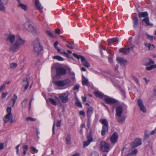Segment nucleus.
Returning <instances> with one entry per match:
<instances>
[{"label": "nucleus", "mask_w": 156, "mask_h": 156, "mask_svg": "<svg viewBox=\"0 0 156 156\" xmlns=\"http://www.w3.org/2000/svg\"><path fill=\"white\" fill-rule=\"evenodd\" d=\"M25 27V28L29 31L31 30V29H33V27L29 21L26 22Z\"/></svg>", "instance_id": "obj_20"}, {"label": "nucleus", "mask_w": 156, "mask_h": 156, "mask_svg": "<svg viewBox=\"0 0 156 156\" xmlns=\"http://www.w3.org/2000/svg\"><path fill=\"white\" fill-rule=\"evenodd\" d=\"M23 149L24 150L27 151L28 149V146L27 145H25L23 147Z\"/></svg>", "instance_id": "obj_52"}, {"label": "nucleus", "mask_w": 156, "mask_h": 156, "mask_svg": "<svg viewBox=\"0 0 156 156\" xmlns=\"http://www.w3.org/2000/svg\"><path fill=\"white\" fill-rule=\"evenodd\" d=\"M69 95L68 92H66L60 94H58L59 100H60L62 103H66L68 101V96Z\"/></svg>", "instance_id": "obj_7"}, {"label": "nucleus", "mask_w": 156, "mask_h": 156, "mask_svg": "<svg viewBox=\"0 0 156 156\" xmlns=\"http://www.w3.org/2000/svg\"><path fill=\"white\" fill-rule=\"evenodd\" d=\"M137 150L136 149H132L131 151V152L129 153V155L136 154L137 153Z\"/></svg>", "instance_id": "obj_32"}, {"label": "nucleus", "mask_w": 156, "mask_h": 156, "mask_svg": "<svg viewBox=\"0 0 156 156\" xmlns=\"http://www.w3.org/2000/svg\"><path fill=\"white\" fill-rule=\"evenodd\" d=\"M117 61L122 65H124L126 62V60L124 58L121 57H118L117 58Z\"/></svg>", "instance_id": "obj_23"}, {"label": "nucleus", "mask_w": 156, "mask_h": 156, "mask_svg": "<svg viewBox=\"0 0 156 156\" xmlns=\"http://www.w3.org/2000/svg\"><path fill=\"white\" fill-rule=\"evenodd\" d=\"M35 5L36 7L40 9H41L43 8L39 1L36 0L35 2Z\"/></svg>", "instance_id": "obj_30"}, {"label": "nucleus", "mask_w": 156, "mask_h": 156, "mask_svg": "<svg viewBox=\"0 0 156 156\" xmlns=\"http://www.w3.org/2000/svg\"><path fill=\"white\" fill-rule=\"evenodd\" d=\"M108 44L109 45H111L113 43L112 38L108 39Z\"/></svg>", "instance_id": "obj_49"}, {"label": "nucleus", "mask_w": 156, "mask_h": 156, "mask_svg": "<svg viewBox=\"0 0 156 156\" xmlns=\"http://www.w3.org/2000/svg\"><path fill=\"white\" fill-rule=\"evenodd\" d=\"M70 83V79H67L63 80H58L54 82L55 84L58 87H63Z\"/></svg>", "instance_id": "obj_9"}, {"label": "nucleus", "mask_w": 156, "mask_h": 156, "mask_svg": "<svg viewBox=\"0 0 156 156\" xmlns=\"http://www.w3.org/2000/svg\"><path fill=\"white\" fill-rule=\"evenodd\" d=\"M142 24L145 25V26H153V24L150 22L149 19L148 17H146L142 21Z\"/></svg>", "instance_id": "obj_15"}, {"label": "nucleus", "mask_w": 156, "mask_h": 156, "mask_svg": "<svg viewBox=\"0 0 156 156\" xmlns=\"http://www.w3.org/2000/svg\"><path fill=\"white\" fill-rule=\"evenodd\" d=\"M86 138L87 140L86 141H84L83 142V144L84 147L88 146L91 142H93L94 140L91 133H90L87 135Z\"/></svg>", "instance_id": "obj_10"}, {"label": "nucleus", "mask_w": 156, "mask_h": 156, "mask_svg": "<svg viewBox=\"0 0 156 156\" xmlns=\"http://www.w3.org/2000/svg\"><path fill=\"white\" fill-rule=\"evenodd\" d=\"M138 16L140 18H146L147 17V16H148V14L147 12H140L138 13Z\"/></svg>", "instance_id": "obj_26"}, {"label": "nucleus", "mask_w": 156, "mask_h": 156, "mask_svg": "<svg viewBox=\"0 0 156 156\" xmlns=\"http://www.w3.org/2000/svg\"><path fill=\"white\" fill-rule=\"evenodd\" d=\"M4 148V144L1 143L0 144V150L3 149Z\"/></svg>", "instance_id": "obj_61"}, {"label": "nucleus", "mask_w": 156, "mask_h": 156, "mask_svg": "<svg viewBox=\"0 0 156 156\" xmlns=\"http://www.w3.org/2000/svg\"><path fill=\"white\" fill-rule=\"evenodd\" d=\"M147 38L149 40L151 41H153V37L152 36H151L148 34H147Z\"/></svg>", "instance_id": "obj_42"}, {"label": "nucleus", "mask_w": 156, "mask_h": 156, "mask_svg": "<svg viewBox=\"0 0 156 156\" xmlns=\"http://www.w3.org/2000/svg\"><path fill=\"white\" fill-rule=\"evenodd\" d=\"M11 110H12V109H11V107H7V109H6L7 112L8 113V114H9L10 115H12V114L11 113Z\"/></svg>", "instance_id": "obj_44"}, {"label": "nucleus", "mask_w": 156, "mask_h": 156, "mask_svg": "<svg viewBox=\"0 0 156 156\" xmlns=\"http://www.w3.org/2000/svg\"><path fill=\"white\" fill-rule=\"evenodd\" d=\"M49 100L53 105H57L56 102L57 101H59V99L57 97H55L54 99L52 98H49Z\"/></svg>", "instance_id": "obj_19"}, {"label": "nucleus", "mask_w": 156, "mask_h": 156, "mask_svg": "<svg viewBox=\"0 0 156 156\" xmlns=\"http://www.w3.org/2000/svg\"><path fill=\"white\" fill-rule=\"evenodd\" d=\"M76 105L77 106L80 107H81L82 106V105H81V103L80 102H79V101L76 102Z\"/></svg>", "instance_id": "obj_50"}, {"label": "nucleus", "mask_w": 156, "mask_h": 156, "mask_svg": "<svg viewBox=\"0 0 156 156\" xmlns=\"http://www.w3.org/2000/svg\"><path fill=\"white\" fill-rule=\"evenodd\" d=\"M79 88V86L78 85H76L74 87V90H78Z\"/></svg>", "instance_id": "obj_63"}, {"label": "nucleus", "mask_w": 156, "mask_h": 156, "mask_svg": "<svg viewBox=\"0 0 156 156\" xmlns=\"http://www.w3.org/2000/svg\"><path fill=\"white\" fill-rule=\"evenodd\" d=\"M61 53L63 54L64 55L66 56L67 57L69 58H72V56L69 55L68 53L65 51L64 50H62V52H61Z\"/></svg>", "instance_id": "obj_38"}, {"label": "nucleus", "mask_w": 156, "mask_h": 156, "mask_svg": "<svg viewBox=\"0 0 156 156\" xmlns=\"http://www.w3.org/2000/svg\"><path fill=\"white\" fill-rule=\"evenodd\" d=\"M17 99V96L16 95L14 94L13 96L11 98L12 101L10 102V104H12V106L13 107Z\"/></svg>", "instance_id": "obj_28"}, {"label": "nucleus", "mask_w": 156, "mask_h": 156, "mask_svg": "<svg viewBox=\"0 0 156 156\" xmlns=\"http://www.w3.org/2000/svg\"><path fill=\"white\" fill-rule=\"evenodd\" d=\"M104 101L106 103L110 105L116 104L118 102L117 100L107 96L105 97Z\"/></svg>", "instance_id": "obj_11"}, {"label": "nucleus", "mask_w": 156, "mask_h": 156, "mask_svg": "<svg viewBox=\"0 0 156 156\" xmlns=\"http://www.w3.org/2000/svg\"><path fill=\"white\" fill-rule=\"evenodd\" d=\"M17 66V64L16 63H13L10 64V67L11 69H14Z\"/></svg>", "instance_id": "obj_37"}, {"label": "nucleus", "mask_w": 156, "mask_h": 156, "mask_svg": "<svg viewBox=\"0 0 156 156\" xmlns=\"http://www.w3.org/2000/svg\"><path fill=\"white\" fill-rule=\"evenodd\" d=\"M94 94L97 97L101 99L103 97L105 98L107 96L104 95L102 93L98 91H96L94 93Z\"/></svg>", "instance_id": "obj_17"}, {"label": "nucleus", "mask_w": 156, "mask_h": 156, "mask_svg": "<svg viewBox=\"0 0 156 156\" xmlns=\"http://www.w3.org/2000/svg\"><path fill=\"white\" fill-rule=\"evenodd\" d=\"M131 49L133 51V47H131L130 48H123L120 50V52L121 53H123L124 54H128L130 52L129 50Z\"/></svg>", "instance_id": "obj_16"}, {"label": "nucleus", "mask_w": 156, "mask_h": 156, "mask_svg": "<svg viewBox=\"0 0 156 156\" xmlns=\"http://www.w3.org/2000/svg\"><path fill=\"white\" fill-rule=\"evenodd\" d=\"M133 27L134 28H136L139 24V20L138 18L136 16L133 17Z\"/></svg>", "instance_id": "obj_18"}, {"label": "nucleus", "mask_w": 156, "mask_h": 156, "mask_svg": "<svg viewBox=\"0 0 156 156\" xmlns=\"http://www.w3.org/2000/svg\"><path fill=\"white\" fill-rule=\"evenodd\" d=\"M145 137L144 140H147L149 138V134L148 133L147 131L145 130Z\"/></svg>", "instance_id": "obj_43"}, {"label": "nucleus", "mask_w": 156, "mask_h": 156, "mask_svg": "<svg viewBox=\"0 0 156 156\" xmlns=\"http://www.w3.org/2000/svg\"><path fill=\"white\" fill-rule=\"evenodd\" d=\"M145 45L146 47L148 48V50H153L155 47V46L154 44H150L145 43Z\"/></svg>", "instance_id": "obj_27"}, {"label": "nucleus", "mask_w": 156, "mask_h": 156, "mask_svg": "<svg viewBox=\"0 0 156 156\" xmlns=\"http://www.w3.org/2000/svg\"><path fill=\"white\" fill-rule=\"evenodd\" d=\"M123 112V108L121 106H118L116 109L115 116L116 118L119 122H124L125 119V117L122 116Z\"/></svg>", "instance_id": "obj_3"}, {"label": "nucleus", "mask_w": 156, "mask_h": 156, "mask_svg": "<svg viewBox=\"0 0 156 156\" xmlns=\"http://www.w3.org/2000/svg\"><path fill=\"white\" fill-rule=\"evenodd\" d=\"M112 41L113 43L116 42H117V43H118V38L117 37H115L112 38Z\"/></svg>", "instance_id": "obj_46"}, {"label": "nucleus", "mask_w": 156, "mask_h": 156, "mask_svg": "<svg viewBox=\"0 0 156 156\" xmlns=\"http://www.w3.org/2000/svg\"><path fill=\"white\" fill-rule=\"evenodd\" d=\"M53 58L57 59L59 61H62L64 60V59L63 58L58 55L54 56L53 57Z\"/></svg>", "instance_id": "obj_33"}, {"label": "nucleus", "mask_w": 156, "mask_h": 156, "mask_svg": "<svg viewBox=\"0 0 156 156\" xmlns=\"http://www.w3.org/2000/svg\"><path fill=\"white\" fill-rule=\"evenodd\" d=\"M33 29H31V30H30V31L34 35H36L37 34V31L36 29L34 27Z\"/></svg>", "instance_id": "obj_39"}, {"label": "nucleus", "mask_w": 156, "mask_h": 156, "mask_svg": "<svg viewBox=\"0 0 156 156\" xmlns=\"http://www.w3.org/2000/svg\"><path fill=\"white\" fill-rule=\"evenodd\" d=\"M66 144L68 145H70L71 144V136L70 134H67L66 138Z\"/></svg>", "instance_id": "obj_25"}, {"label": "nucleus", "mask_w": 156, "mask_h": 156, "mask_svg": "<svg viewBox=\"0 0 156 156\" xmlns=\"http://www.w3.org/2000/svg\"><path fill=\"white\" fill-rule=\"evenodd\" d=\"M73 56L77 59H80L82 64L84 66L87 67H88L90 66L89 63L84 57L80 55H78L77 54L75 53H73Z\"/></svg>", "instance_id": "obj_6"}, {"label": "nucleus", "mask_w": 156, "mask_h": 156, "mask_svg": "<svg viewBox=\"0 0 156 156\" xmlns=\"http://www.w3.org/2000/svg\"><path fill=\"white\" fill-rule=\"evenodd\" d=\"M19 6L25 11H26L28 9V7L27 5H26L23 4L22 3L20 4Z\"/></svg>", "instance_id": "obj_31"}, {"label": "nucleus", "mask_w": 156, "mask_h": 156, "mask_svg": "<svg viewBox=\"0 0 156 156\" xmlns=\"http://www.w3.org/2000/svg\"><path fill=\"white\" fill-rule=\"evenodd\" d=\"M118 138V135L116 132H114L110 137V140L112 144H115L117 142Z\"/></svg>", "instance_id": "obj_13"}, {"label": "nucleus", "mask_w": 156, "mask_h": 156, "mask_svg": "<svg viewBox=\"0 0 156 156\" xmlns=\"http://www.w3.org/2000/svg\"><path fill=\"white\" fill-rule=\"evenodd\" d=\"M26 119L27 121H30L32 122H34L36 120V119L33 118L31 117H27L26 118Z\"/></svg>", "instance_id": "obj_40"}, {"label": "nucleus", "mask_w": 156, "mask_h": 156, "mask_svg": "<svg viewBox=\"0 0 156 156\" xmlns=\"http://www.w3.org/2000/svg\"><path fill=\"white\" fill-rule=\"evenodd\" d=\"M27 98H25L21 102L22 106L23 108H25L26 107L27 105Z\"/></svg>", "instance_id": "obj_35"}, {"label": "nucleus", "mask_w": 156, "mask_h": 156, "mask_svg": "<svg viewBox=\"0 0 156 156\" xmlns=\"http://www.w3.org/2000/svg\"><path fill=\"white\" fill-rule=\"evenodd\" d=\"M30 149L32 150L34 152L37 153L38 152V150L36 149L34 147L31 146L30 147Z\"/></svg>", "instance_id": "obj_45"}, {"label": "nucleus", "mask_w": 156, "mask_h": 156, "mask_svg": "<svg viewBox=\"0 0 156 156\" xmlns=\"http://www.w3.org/2000/svg\"><path fill=\"white\" fill-rule=\"evenodd\" d=\"M55 32L58 34H59L60 33V30L59 29H56L55 30Z\"/></svg>", "instance_id": "obj_58"}, {"label": "nucleus", "mask_w": 156, "mask_h": 156, "mask_svg": "<svg viewBox=\"0 0 156 156\" xmlns=\"http://www.w3.org/2000/svg\"><path fill=\"white\" fill-rule=\"evenodd\" d=\"M108 59L109 62L110 63H112V57H109L108 58Z\"/></svg>", "instance_id": "obj_64"}, {"label": "nucleus", "mask_w": 156, "mask_h": 156, "mask_svg": "<svg viewBox=\"0 0 156 156\" xmlns=\"http://www.w3.org/2000/svg\"><path fill=\"white\" fill-rule=\"evenodd\" d=\"M52 133L53 134H55V122H54L52 127Z\"/></svg>", "instance_id": "obj_51"}, {"label": "nucleus", "mask_w": 156, "mask_h": 156, "mask_svg": "<svg viewBox=\"0 0 156 156\" xmlns=\"http://www.w3.org/2000/svg\"><path fill=\"white\" fill-rule=\"evenodd\" d=\"M56 70V74L57 76H61L65 75L66 73V69L62 67L59 64H55L53 66Z\"/></svg>", "instance_id": "obj_4"}, {"label": "nucleus", "mask_w": 156, "mask_h": 156, "mask_svg": "<svg viewBox=\"0 0 156 156\" xmlns=\"http://www.w3.org/2000/svg\"><path fill=\"white\" fill-rule=\"evenodd\" d=\"M99 122L103 125L101 133L102 136H104L105 135V132H107L108 130V122L105 119H101L100 120Z\"/></svg>", "instance_id": "obj_5"}, {"label": "nucleus", "mask_w": 156, "mask_h": 156, "mask_svg": "<svg viewBox=\"0 0 156 156\" xmlns=\"http://www.w3.org/2000/svg\"><path fill=\"white\" fill-rule=\"evenodd\" d=\"M61 121H58L56 125L57 127H60L61 126Z\"/></svg>", "instance_id": "obj_59"}, {"label": "nucleus", "mask_w": 156, "mask_h": 156, "mask_svg": "<svg viewBox=\"0 0 156 156\" xmlns=\"http://www.w3.org/2000/svg\"><path fill=\"white\" fill-rule=\"evenodd\" d=\"M145 65L146 66H148L150 65L151 64H154V62L150 58H147L145 59Z\"/></svg>", "instance_id": "obj_21"}, {"label": "nucleus", "mask_w": 156, "mask_h": 156, "mask_svg": "<svg viewBox=\"0 0 156 156\" xmlns=\"http://www.w3.org/2000/svg\"><path fill=\"white\" fill-rule=\"evenodd\" d=\"M29 83L27 78H26L25 80H23V86H25L24 87L25 90H26L28 89L29 87Z\"/></svg>", "instance_id": "obj_22"}, {"label": "nucleus", "mask_w": 156, "mask_h": 156, "mask_svg": "<svg viewBox=\"0 0 156 156\" xmlns=\"http://www.w3.org/2000/svg\"><path fill=\"white\" fill-rule=\"evenodd\" d=\"M101 150L105 152L109 151L110 148L109 145L105 141H101L100 144Z\"/></svg>", "instance_id": "obj_8"}, {"label": "nucleus", "mask_w": 156, "mask_h": 156, "mask_svg": "<svg viewBox=\"0 0 156 156\" xmlns=\"http://www.w3.org/2000/svg\"><path fill=\"white\" fill-rule=\"evenodd\" d=\"M0 3L2 4H6L7 3V1L6 0H5L4 1H2L1 0H0Z\"/></svg>", "instance_id": "obj_62"}, {"label": "nucleus", "mask_w": 156, "mask_h": 156, "mask_svg": "<svg viewBox=\"0 0 156 156\" xmlns=\"http://www.w3.org/2000/svg\"><path fill=\"white\" fill-rule=\"evenodd\" d=\"M119 88L120 90L122 93V94H124L125 93L124 90L122 89L120 87H119Z\"/></svg>", "instance_id": "obj_57"}, {"label": "nucleus", "mask_w": 156, "mask_h": 156, "mask_svg": "<svg viewBox=\"0 0 156 156\" xmlns=\"http://www.w3.org/2000/svg\"><path fill=\"white\" fill-rule=\"evenodd\" d=\"M92 112L93 111L91 109L89 108H87V115L88 117H89L91 116Z\"/></svg>", "instance_id": "obj_34"}, {"label": "nucleus", "mask_w": 156, "mask_h": 156, "mask_svg": "<svg viewBox=\"0 0 156 156\" xmlns=\"http://www.w3.org/2000/svg\"><path fill=\"white\" fill-rule=\"evenodd\" d=\"M12 115H10L9 114H7L4 117L3 120L4 123H7L10 119L11 116Z\"/></svg>", "instance_id": "obj_24"}, {"label": "nucleus", "mask_w": 156, "mask_h": 156, "mask_svg": "<svg viewBox=\"0 0 156 156\" xmlns=\"http://www.w3.org/2000/svg\"><path fill=\"white\" fill-rule=\"evenodd\" d=\"M142 140L140 138H136L134 142H133L131 144L132 148H133L137 147L142 144Z\"/></svg>", "instance_id": "obj_12"}, {"label": "nucleus", "mask_w": 156, "mask_h": 156, "mask_svg": "<svg viewBox=\"0 0 156 156\" xmlns=\"http://www.w3.org/2000/svg\"><path fill=\"white\" fill-rule=\"evenodd\" d=\"M8 94V92H3L2 94V98H5L6 97L7 95Z\"/></svg>", "instance_id": "obj_47"}, {"label": "nucleus", "mask_w": 156, "mask_h": 156, "mask_svg": "<svg viewBox=\"0 0 156 156\" xmlns=\"http://www.w3.org/2000/svg\"><path fill=\"white\" fill-rule=\"evenodd\" d=\"M5 9L4 7L2 5L0 4V10H4Z\"/></svg>", "instance_id": "obj_54"}, {"label": "nucleus", "mask_w": 156, "mask_h": 156, "mask_svg": "<svg viewBox=\"0 0 156 156\" xmlns=\"http://www.w3.org/2000/svg\"><path fill=\"white\" fill-rule=\"evenodd\" d=\"M54 47H55V48L57 50V51L58 52H60L61 53V52H62V50L61 51L60 49L58 48V47L57 46H54Z\"/></svg>", "instance_id": "obj_53"}, {"label": "nucleus", "mask_w": 156, "mask_h": 156, "mask_svg": "<svg viewBox=\"0 0 156 156\" xmlns=\"http://www.w3.org/2000/svg\"><path fill=\"white\" fill-rule=\"evenodd\" d=\"M154 68H156V65H152L150 66L147 67L146 69L147 70H151Z\"/></svg>", "instance_id": "obj_36"}, {"label": "nucleus", "mask_w": 156, "mask_h": 156, "mask_svg": "<svg viewBox=\"0 0 156 156\" xmlns=\"http://www.w3.org/2000/svg\"><path fill=\"white\" fill-rule=\"evenodd\" d=\"M79 114L80 115H85V112L83 111H80L79 112Z\"/></svg>", "instance_id": "obj_60"}, {"label": "nucleus", "mask_w": 156, "mask_h": 156, "mask_svg": "<svg viewBox=\"0 0 156 156\" xmlns=\"http://www.w3.org/2000/svg\"><path fill=\"white\" fill-rule=\"evenodd\" d=\"M90 156H99V154L98 152H95L91 153Z\"/></svg>", "instance_id": "obj_48"}, {"label": "nucleus", "mask_w": 156, "mask_h": 156, "mask_svg": "<svg viewBox=\"0 0 156 156\" xmlns=\"http://www.w3.org/2000/svg\"><path fill=\"white\" fill-rule=\"evenodd\" d=\"M7 44L10 45V51L16 52L25 43V41L20 36L15 38L13 34H9L6 39Z\"/></svg>", "instance_id": "obj_1"}, {"label": "nucleus", "mask_w": 156, "mask_h": 156, "mask_svg": "<svg viewBox=\"0 0 156 156\" xmlns=\"http://www.w3.org/2000/svg\"><path fill=\"white\" fill-rule=\"evenodd\" d=\"M82 83L83 85H87L88 84V80L86 79L83 76H82Z\"/></svg>", "instance_id": "obj_29"}, {"label": "nucleus", "mask_w": 156, "mask_h": 156, "mask_svg": "<svg viewBox=\"0 0 156 156\" xmlns=\"http://www.w3.org/2000/svg\"><path fill=\"white\" fill-rule=\"evenodd\" d=\"M47 33L50 36H52V33L49 30L46 31Z\"/></svg>", "instance_id": "obj_55"}, {"label": "nucleus", "mask_w": 156, "mask_h": 156, "mask_svg": "<svg viewBox=\"0 0 156 156\" xmlns=\"http://www.w3.org/2000/svg\"><path fill=\"white\" fill-rule=\"evenodd\" d=\"M137 102L138 105L140 108V110L143 112H146V108L143 104L142 99H139L137 101Z\"/></svg>", "instance_id": "obj_14"}, {"label": "nucleus", "mask_w": 156, "mask_h": 156, "mask_svg": "<svg viewBox=\"0 0 156 156\" xmlns=\"http://www.w3.org/2000/svg\"><path fill=\"white\" fill-rule=\"evenodd\" d=\"M132 79L135 81L137 85L139 84V82L138 79L134 76L132 77Z\"/></svg>", "instance_id": "obj_41"}, {"label": "nucleus", "mask_w": 156, "mask_h": 156, "mask_svg": "<svg viewBox=\"0 0 156 156\" xmlns=\"http://www.w3.org/2000/svg\"><path fill=\"white\" fill-rule=\"evenodd\" d=\"M34 51L33 53L35 55H38L41 53L43 48L40 45L39 40L36 39L34 42Z\"/></svg>", "instance_id": "obj_2"}, {"label": "nucleus", "mask_w": 156, "mask_h": 156, "mask_svg": "<svg viewBox=\"0 0 156 156\" xmlns=\"http://www.w3.org/2000/svg\"><path fill=\"white\" fill-rule=\"evenodd\" d=\"M5 87V85L3 84L0 87V92L2 91V90H4Z\"/></svg>", "instance_id": "obj_56"}]
</instances>
